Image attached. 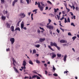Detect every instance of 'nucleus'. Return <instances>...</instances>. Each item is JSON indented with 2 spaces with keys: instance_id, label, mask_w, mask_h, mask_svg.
Here are the masks:
<instances>
[{
  "instance_id": "obj_29",
  "label": "nucleus",
  "mask_w": 79,
  "mask_h": 79,
  "mask_svg": "<svg viewBox=\"0 0 79 79\" xmlns=\"http://www.w3.org/2000/svg\"><path fill=\"white\" fill-rule=\"evenodd\" d=\"M76 37H77L76 36H74L72 37V39H73V41H74V40H75V39H76Z\"/></svg>"
},
{
  "instance_id": "obj_13",
  "label": "nucleus",
  "mask_w": 79,
  "mask_h": 79,
  "mask_svg": "<svg viewBox=\"0 0 79 79\" xmlns=\"http://www.w3.org/2000/svg\"><path fill=\"white\" fill-rule=\"evenodd\" d=\"M13 68H14V70L15 71V73H19V72L18 71V69H17L16 68H15V67H14Z\"/></svg>"
},
{
  "instance_id": "obj_51",
  "label": "nucleus",
  "mask_w": 79,
  "mask_h": 79,
  "mask_svg": "<svg viewBox=\"0 0 79 79\" xmlns=\"http://www.w3.org/2000/svg\"><path fill=\"white\" fill-rule=\"evenodd\" d=\"M23 64H26V62L25 60H24L23 62Z\"/></svg>"
},
{
  "instance_id": "obj_47",
  "label": "nucleus",
  "mask_w": 79,
  "mask_h": 79,
  "mask_svg": "<svg viewBox=\"0 0 79 79\" xmlns=\"http://www.w3.org/2000/svg\"><path fill=\"white\" fill-rule=\"evenodd\" d=\"M53 76H58V74H56V73H54L53 74Z\"/></svg>"
},
{
  "instance_id": "obj_6",
  "label": "nucleus",
  "mask_w": 79,
  "mask_h": 79,
  "mask_svg": "<svg viewBox=\"0 0 79 79\" xmlns=\"http://www.w3.org/2000/svg\"><path fill=\"white\" fill-rule=\"evenodd\" d=\"M6 25L7 26V28H10V27L11 26V24L8 23V22H6Z\"/></svg>"
},
{
  "instance_id": "obj_24",
  "label": "nucleus",
  "mask_w": 79,
  "mask_h": 79,
  "mask_svg": "<svg viewBox=\"0 0 79 79\" xmlns=\"http://www.w3.org/2000/svg\"><path fill=\"white\" fill-rule=\"evenodd\" d=\"M37 75H34L32 77V79H33L34 78H35V77H37Z\"/></svg>"
},
{
  "instance_id": "obj_36",
  "label": "nucleus",
  "mask_w": 79,
  "mask_h": 79,
  "mask_svg": "<svg viewBox=\"0 0 79 79\" xmlns=\"http://www.w3.org/2000/svg\"><path fill=\"white\" fill-rule=\"evenodd\" d=\"M36 63H38V64H39L40 62V61H39V60H36Z\"/></svg>"
},
{
  "instance_id": "obj_57",
  "label": "nucleus",
  "mask_w": 79,
  "mask_h": 79,
  "mask_svg": "<svg viewBox=\"0 0 79 79\" xmlns=\"http://www.w3.org/2000/svg\"><path fill=\"white\" fill-rule=\"evenodd\" d=\"M44 67H47V64H44Z\"/></svg>"
},
{
  "instance_id": "obj_9",
  "label": "nucleus",
  "mask_w": 79,
  "mask_h": 79,
  "mask_svg": "<svg viewBox=\"0 0 79 79\" xmlns=\"http://www.w3.org/2000/svg\"><path fill=\"white\" fill-rule=\"evenodd\" d=\"M45 40V38H40L39 39V42H44Z\"/></svg>"
},
{
  "instance_id": "obj_34",
  "label": "nucleus",
  "mask_w": 79,
  "mask_h": 79,
  "mask_svg": "<svg viewBox=\"0 0 79 79\" xmlns=\"http://www.w3.org/2000/svg\"><path fill=\"white\" fill-rule=\"evenodd\" d=\"M56 31L59 34L60 31V30H58V29L57 28L56 30Z\"/></svg>"
},
{
  "instance_id": "obj_26",
  "label": "nucleus",
  "mask_w": 79,
  "mask_h": 79,
  "mask_svg": "<svg viewBox=\"0 0 79 79\" xmlns=\"http://www.w3.org/2000/svg\"><path fill=\"white\" fill-rule=\"evenodd\" d=\"M34 53H36V50L35 49L33 50V54H34Z\"/></svg>"
},
{
  "instance_id": "obj_19",
  "label": "nucleus",
  "mask_w": 79,
  "mask_h": 79,
  "mask_svg": "<svg viewBox=\"0 0 79 79\" xmlns=\"http://www.w3.org/2000/svg\"><path fill=\"white\" fill-rule=\"evenodd\" d=\"M15 31H19L20 32V28L19 27H18L15 28Z\"/></svg>"
},
{
  "instance_id": "obj_35",
  "label": "nucleus",
  "mask_w": 79,
  "mask_h": 79,
  "mask_svg": "<svg viewBox=\"0 0 79 79\" xmlns=\"http://www.w3.org/2000/svg\"><path fill=\"white\" fill-rule=\"evenodd\" d=\"M33 14H31V20H33Z\"/></svg>"
},
{
  "instance_id": "obj_1",
  "label": "nucleus",
  "mask_w": 79,
  "mask_h": 79,
  "mask_svg": "<svg viewBox=\"0 0 79 79\" xmlns=\"http://www.w3.org/2000/svg\"><path fill=\"white\" fill-rule=\"evenodd\" d=\"M50 45L51 47L54 46V47H55L57 48L58 50H60V47L57 46V44H56V43L55 42L53 43V42H51L50 43Z\"/></svg>"
},
{
  "instance_id": "obj_5",
  "label": "nucleus",
  "mask_w": 79,
  "mask_h": 79,
  "mask_svg": "<svg viewBox=\"0 0 79 79\" xmlns=\"http://www.w3.org/2000/svg\"><path fill=\"white\" fill-rule=\"evenodd\" d=\"M38 7L39 8L41 11H43V10H44V7L42 6H40V4H39V6H38Z\"/></svg>"
},
{
  "instance_id": "obj_14",
  "label": "nucleus",
  "mask_w": 79,
  "mask_h": 79,
  "mask_svg": "<svg viewBox=\"0 0 79 79\" xmlns=\"http://www.w3.org/2000/svg\"><path fill=\"white\" fill-rule=\"evenodd\" d=\"M1 19H2L3 21H5V20L6 19V17L2 16L1 17Z\"/></svg>"
},
{
  "instance_id": "obj_49",
  "label": "nucleus",
  "mask_w": 79,
  "mask_h": 79,
  "mask_svg": "<svg viewBox=\"0 0 79 79\" xmlns=\"http://www.w3.org/2000/svg\"><path fill=\"white\" fill-rule=\"evenodd\" d=\"M75 9L76 10H77L78 11L79 10V7H76L75 8Z\"/></svg>"
},
{
  "instance_id": "obj_48",
  "label": "nucleus",
  "mask_w": 79,
  "mask_h": 79,
  "mask_svg": "<svg viewBox=\"0 0 79 79\" xmlns=\"http://www.w3.org/2000/svg\"><path fill=\"white\" fill-rule=\"evenodd\" d=\"M20 46V45H19V44H16V47H17V48L18 47H19Z\"/></svg>"
},
{
  "instance_id": "obj_18",
  "label": "nucleus",
  "mask_w": 79,
  "mask_h": 79,
  "mask_svg": "<svg viewBox=\"0 0 79 79\" xmlns=\"http://www.w3.org/2000/svg\"><path fill=\"white\" fill-rule=\"evenodd\" d=\"M54 12L55 13H56L57 12V11L59 10V9L57 8L56 9L55 8H54Z\"/></svg>"
},
{
  "instance_id": "obj_23",
  "label": "nucleus",
  "mask_w": 79,
  "mask_h": 79,
  "mask_svg": "<svg viewBox=\"0 0 79 79\" xmlns=\"http://www.w3.org/2000/svg\"><path fill=\"white\" fill-rule=\"evenodd\" d=\"M1 3L3 4L5 3V0H1Z\"/></svg>"
},
{
  "instance_id": "obj_53",
  "label": "nucleus",
  "mask_w": 79,
  "mask_h": 79,
  "mask_svg": "<svg viewBox=\"0 0 79 79\" xmlns=\"http://www.w3.org/2000/svg\"><path fill=\"white\" fill-rule=\"evenodd\" d=\"M64 18V17H62L61 19H60V21H62L63 19Z\"/></svg>"
},
{
  "instance_id": "obj_31",
  "label": "nucleus",
  "mask_w": 79,
  "mask_h": 79,
  "mask_svg": "<svg viewBox=\"0 0 79 79\" xmlns=\"http://www.w3.org/2000/svg\"><path fill=\"white\" fill-rule=\"evenodd\" d=\"M47 2L48 3H49V4H50V5H52V3L50 1H47Z\"/></svg>"
},
{
  "instance_id": "obj_46",
  "label": "nucleus",
  "mask_w": 79,
  "mask_h": 79,
  "mask_svg": "<svg viewBox=\"0 0 79 79\" xmlns=\"http://www.w3.org/2000/svg\"><path fill=\"white\" fill-rule=\"evenodd\" d=\"M68 35H70V36L72 35H71V32H69L68 33Z\"/></svg>"
},
{
  "instance_id": "obj_42",
  "label": "nucleus",
  "mask_w": 79,
  "mask_h": 79,
  "mask_svg": "<svg viewBox=\"0 0 79 79\" xmlns=\"http://www.w3.org/2000/svg\"><path fill=\"white\" fill-rule=\"evenodd\" d=\"M32 72L33 73H35V74H37V72H36V71H35L34 70L33 71H32Z\"/></svg>"
},
{
  "instance_id": "obj_60",
  "label": "nucleus",
  "mask_w": 79,
  "mask_h": 79,
  "mask_svg": "<svg viewBox=\"0 0 79 79\" xmlns=\"http://www.w3.org/2000/svg\"><path fill=\"white\" fill-rule=\"evenodd\" d=\"M41 4L42 6H44V3H41Z\"/></svg>"
},
{
  "instance_id": "obj_30",
  "label": "nucleus",
  "mask_w": 79,
  "mask_h": 79,
  "mask_svg": "<svg viewBox=\"0 0 79 79\" xmlns=\"http://www.w3.org/2000/svg\"><path fill=\"white\" fill-rule=\"evenodd\" d=\"M22 65L24 67V69H26V64H23Z\"/></svg>"
},
{
  "instance_id": "obj_28",
  "label": "nucleus",
  "mask_w": 79,
  "mask_h": 79,
  "mask_svg": "<svg viewBox=\"0 0 79 79\" xmlns=\"http://www.w3.org/2000/svg\"><path fill=\"white\" fill-rule=\"evenodd\" d=\"M52 69L54 71H55V70H56V68H55V67L54 65H53Z\"/></svg>"
},
{
  "instance_id": "obj_33",
  "label": "nucleus",
  "mask_w": 79,
  "mask_h": 79,
  "mask_svg": "<svg viewBox=\"0 0 79 79\" xmlns=\"http://www.w3.org/2000/svg\"><path fill=\"white\" fill-rule=\"evenodd\" d=\"M64 23H68V21H67V19L66 18H64Z\"/></svg>"
},
{
  "instance_id": "obj_63",
  "label": "nucleus",
  "mask_w": 79,
  "mask_h": 79,
  "mask_svg": "<svg viewBox=\"0 0 79 79\" xmlns=\"http://www.w3.org/2000/svg\"><path fill=\"white\" fill-rule=\"evenodd\" d=\"M10 50V48H7L6 49V52H8Z\"/></svg>"
},
{
  "instance_id": "obj_11",
  "label": "nucleus",
  "mask_w": 79,
  "mask_h": 79,
  "mask_svg": "<svg viewBox=\"0 0 79 79\" xmlns=\"http://www.w3.org/2000/svg\"><path fill=\"white\" fill-rule=\"evenodd\" d=\"M24 22H22V23H21V29H23V27H24Z\"/></svg>"
},
{
  "instance_id": "obj_3",
  "label": "nucleus",
  "mask_w": 79,
  "mask_h": 79,
  "mask_svg": "<svg viewBox=\"0 0 79 79\" xmlns=\"http://www.w3.org/2000/svg\"><path fill=\"white\" fill-rule=\"evenodd\" d=\"M46 27L47 28H48L50 30H53L54 27L52 25H49L48 26H46Z\"/></svg>"
},
{
  "instance_id": "obj_52",
  "label": "nucleus",
  "mask_w": 79,
  "mask_h": 79,
  "mask_svg": "<svg viewBox=\"0 0 79 79\" xmlns=\"http://www.w3.org/2000/svg\"><path fill=\"white\" fill-rule=\"evenodd\" d=\"M6 16H6L7 18H9V14H7Z\"/></svg>"
},
{
  "instance_id": "obj_59",
  "label": "nucleus",
  "mask_w": 79,
  "mask_h": 79,
  "mask_svg": "<svg viewBox=\"0 0 79 79\" xmlns=\"http://www.w3.org/2000/svg\"><path fill=\"white\" fill-rule=\"evenodd\" d=\"M37 74H38V75L39 76H40V77H42V75H41L37 73Z\"/></svg>"
},
{
  "instance_id": "obj_37",
  "label": "nucleus",
  "mask_w": 79,
  "mask_h": 79,
  "mask_svg": "<svg viewBox=\"0 0 79 79\" xmlns=\"http://www.w3.org/2000/svg\"><path fill=\"white\" fill-rule=\"evenodd\" d=\"M27 3V4H29V0H25Z\"/></svg>"
},
{
  "instance_id": "obj_41",
  "label": "nucleus",
  "mask_w": 79,
  "mask_h": 79,
  "mask_svg": "<svg viewBox=\"0 0 79 79\" xmlns=\"http://www.w3.org/2000/svg\"><path fill=\"white\" fill-rule=\"evenodd\" d=\"M40 29H42V31H45V30H44V28H42L40 27Z\"/></svg>"
},
{
  "instance_id": "obj_54",
  "label": "nucleus",
  "mask_w": 79,
  "mask_h": 79,
  "mask_svg": "<svg viewBox=\"0 0 79 79\" xmlns=\"http://www.w3.org/2000/svg\"><path fill=\"white\" fill-rule=\"evenodd\" d=\"M36 78L37 79H40V77H39V76H37L36 77Z\"/></svg>"
},
{
  "instance_id": "obj_15",
  "label": "nucleus",
  "mask_w": 79,
  "mask_h": 79,
  "mask_svg": "<svg viewBox=\"0 0 79 79\" xmlns=\"http://www.w3.org/2000/svg\"><path fill=\"white\" fill-rule=\"evenodd\" d=\"M3 14H4V15L6 14H7L8 13V11L7 10L5 11V10H4L3 12Z\"/></svg>"
},
{
  "instance_id": "obj_22",
  "label": "nucleus",
  "mask_w": 79,
  "mask_h": 79,
  "mask_svg": "<svg viewBox=\"0 0 79 79\" xmlns=\"http://www.w3.org/2000/svg\"><path fill=\"white\" fill-rule=\"evenodd\" d=\"M57 56L59 58H60L61 56V54L59 53L57 54Z\"/></svg>"
},
{
  "instance_id": "obj_43",
  "label": "nucleus",
  "mask_w": 79,
  "mask_h": 79,
  "mask_svg": "<svg viewBox=\"0 0 79 79\" xmlns=\"http://www.w3.org/2000/svg\"><path fill=\"white\" fill-rule=\"evenodd\" d=\"M12 61H13V63H16V61L14 58L12 59Z\"/></svg>"
},
{
  "instance_id": "obj_55",
  "label": "nucleus",
  "mask_w": 79,
  "mask_h": 79,
  "mask_svg": "<svg viewBox=\"0 0 79 79\" xmlns=\"http://www.w3.org/2000/svg\"><path fill=\"white\" fill-rule=\"evenodd\" d=\"M52 22V20H50V19H48V22L49 23H50Z\"/></svg>"
},
{
  "instance_id": "obj_4",
  "label": "nucleus",
  "mask_w": 79,
  "mask_h": 79,
  "mask_svg": "<svg viewBox=\"0 0 79 79\" xmlns=\"http://www.w3.org/2000/svg\"><path fill=\"white\" fill-rule=\"evenodd\" d=\"M15 38H12L10 39V41L11 42V45H13L15 42Z\"/></svg>"
},
{
  "instance_id": "obj_7",
  "label": "nucleus",
  "mask_w": 79,
  "mask_h": 79,
  "mask_svg": "<svg viewBox=\"0 0 79 79\" xmlns=\"http://www.w3.org/2000/svg\"><path fill=\"white\" fill-rule=\"evenodd\" d=\"M19 16H23L22 17V18H24L26 16V15L24 14V13H22L19 15Z\"/></svg>"
},
{
  "instance_id": "obj_38",
  "label": "nucleus",
  "mask_w": 79,
  "mask_h": 79,
  "mask_svg": "<svg viewBox=\"0 0 79 79\" xmlns=\"http://www.w3.org/2000/svg\"><path fill=\"white\" fill-rule=\"evenodd\" d=\"M49 33L50 34H51V35H52V30H49Z\"/></svg>"
},
{
  "instance_id": "obj_44",
  "label": "nucleus",
  "mask_w": 79,
  "mask_h": 79,
  "mask_svg": "<svg viewBox=\"0 0 79 79\" xmlns=\"http://www.w3.org/2000/svg\"><path fill=\"white\" fill-rule=\"evenodd\" d=\"M21 3H24L23 0H20Z\"/></svg>"
},
{
  "instance_id": "obj_8",
  "label": "nucleus",
  "mask_w": 79,
  "mask_h": 79,
  "mask_svg": "<svg viewBox=\"0 0 79 79\" xmlns=\"http://www.w3.org/2000/svg\"><path fill=\"white\" fill-rule=\"evenodd\" d=\"M60 42L61 44H63V43H67V41L64 40H60Z\"/></svg>"
},
{
  "instance_id": "obj_25",
  "label": "nucleus",
  "mask_w": 79,
  "mask_h": 79,
  "mask_svg": "<svg viewBox=\"0 0 79 79\" xmlns=\"http://www.w3.org/2000/svg\"><path fill=\"white\" fill-rule=\"evenodd\" d=\"M49 15V16H51V17H53L54 16H55V15H53V14H50Z\"/></svg>"
},
{
  "instance_id": "obj_10",
  "label": "nucleus",
  "mask_w": 79,
  "mask_h": 79,
  "mask_svg": "<svg viewBox=\"0 0 79 79\" xmlns=\"http://www.w3.org/2000/svg\"><path fill=\"white\" fill-rule=\"evenodd\" d=\"M18 0H14L12 2V6H15V5L16 2H18Z\"/></svg>"
},
{
  "instance_id": "obj_61",
  "label": "nucleus",
  "mask_w": 79,
  "mask_h": 79,
  "mask_svg": "<svg viewBox=\"0 0 79 79\" xmlns=\"http://www.w3.org/2000/svg\"><path fill=\"white\" fill-rule=\"evenodd\" d=\"M49 48L51 50L52 48L51 47V46L50 45H48V46Z\"/></svg>"
},
{
  "instance_id": "obj_56",
  "label": "nucleus",
  "mask_w": 79,
  "mask_h": 79,
  "mask_svg": "<svg viewBox=\"0 0 79 79\" xmlns=\"http://www.w3.org/2000/svg\"><path fill=\"white\" fill-rule=\"evenodd\" d=\"M37 32L38 33H39L40 34V30H39V29H38L37 30Z\"/></svg>"
},
{
  "instance_id": "obj_45",
  "label": "nucleus",
  "mask_w": 79,
  "mask_h": 79,
  "mask_svg": "<svg viewBox=\"0 0 79 79\" xmlns=\"http://www.w3.org/2000/svg\"><path fill=\"white\" fill-rule=\"evenodd\" d=\"M60 29L61 31H62V32H64V30L62 29L61 28H60Z\"/></svg>"
},
{
  "instance_id": "obj_40",
  "label": "nucleus",
  "mask_w": 79,
  "mask_h": 79,
  "mask_svg": "<svg viewBox=\"0 0 79 79\" xmlns=\"http://www.w3.org/2000/svg\"><path fill=\"white\" fill-rule=\"evenodd\" d=\"M38 10V9H35L34 10H33V12H37V11Z\"/></svg>"
},
{
  "instance_id": "obj_27",
  "label": "nucleus",
  "mask_w": 79,
  "mask_h": 79,
  "mask_svg": "<svg viewBox=\"0 0 79 79\" xmlns=\"http://www.w3.org/2000/svg\"><path fill=\"white\" fill-rule=\"evenodd\" d=\"M56 16L58 20H59V19H60V16L58 15H56Z\"/></svg>"
},
{
  "instance_id": "obj_12",
  "label": "nucleus",
  "mask_w": 79,
  "mask_h": 79,
  "mask_svg": "<svg viewBox=\"0 0 79 79\" xmlns=\"http://www.w3.org/2000/svg\"><path fill=\"white\" fill-rule=\"evenodd\" d=\"M67 58V55H65L64 57V62H66V58Z\"/></svg>"
},
{
  "instance_id": "obj_17",
  "label": "nucleus",
  "mask_w": 79,
  "mask_h": 79,
  "mask_svg": "<svg viewBox=\"0 0 79 79\" xmlns=\"http://www.w3.org/2000/svg\"><path fill=\"white\" fill-rule=\"evenodd\" d=\"M28 63L30 64H31V65H33V63L32 62V60H29Z\"/></svg>"
},
{
  "instance_id": "obj_50",
  "label": "nucleus",
  "mask_w": 79,
  "mask_h": 79,
  "mask_svg": "<svg viewBox=\"0 0 79 79\" xmlns=\"http://www.w3.org/2000/svg\"><path fill=\"white\" fill-rule=\"evenodd\" d=\"M68 73H69V72H68V71H65L64 72V74H67Z\"/></svg>"
},
{
  "instance_id": "obj_16",
  "label": "nucleus",
  "mask_w": 79,
  "mask_h": 79,
  "mask_svg": "<svg viewBox=\"0 0 79 79\" xmlns=\"http://www.w3.org/2000/svg\"><path fill=\"white\" fill-rule=\"evenodd\" d=\"M10 30L12 32L14 31V27L13 26H12L10 27Z\"/></svg>"
},
{
  "instance_id": "obj_2",
  "label": "nucleus",
  "mask_w": 79,
  "mask_h": 79,
  "mask_svg": "<svg viewBox=\"0 0 79 79\" xmlns=\"http://www.w3.org/2000/svg\"><path fill=\"white\" fill-rule=\"evenodd\" d=\"M50 56H52L51 58L52 59H54V58L56 57V54L54 52H52V53H50Z\"/></svg>"
},
{
  "instance_id": "obj_64",
  "label": "nucleus",
  "mask_w": 79,
  "mask_h": 79,
  "mask_svg": "<svg viewBox=\"0 0 79 79\" xmlns=\"http://www.w3.org/2000/svg\"><path fill=\"white\" fill-rule=\"evenodd\" d=\"M77 60L78 61H79V57L77 58Z\"/></svg>"
},
{
  "instance_id": "obj_39",
  "label": "nucleus",
  "mask_w": 79,
  "mask_h": 79,
  "mask_svg": "<svg viewBox=\"0 0 79 79\" xmlns=\"http://www.w3.org/2000/svg\"><path fill=\"white\" fill-rule=\"evenodd\" d=\"M71 26H73L74 27H75V25L74 24V23H72L71 24Z\"/></svg>"
},
{
  "instance_id": "obj_21",
  "label": "nucleus",
  "mask_w": 79,
  "mask_h": 79,
  "mask_svg": "<svg viewBox=\"0 0 79 79\" xmlns=\"http://www.w3.org/2000/svg\"><path fill=\"white\" fill-rule=\"evenodd\" d=\"M35 47L37 48H39L40 47V44H36L35 45Z\"/></svg>"
},
{
  "instance_id": "obj_58",
  "label": "nucleus",
  "mask_w": 79,
  "mask_h": 79,
  "mask_svg": "<svg viewBox=\"0 0 79 79\" xmlns=\"http://www.w3.org/2000/svg\"><path fill=\"white\" fill-rule=\"evenodd\" d=\"M72 7L73 10H74V9H75V7H74V5H72Z\"/></svg>"
},
{
  "instance_id": "obj_20",
  "label": "nucleus",
  "mask_w": 79,
  "mask_h": 79,
  "mask_svg": "<svg viewBox=\"0 0 79 79\" xmlns=\"http://www.w3.org/2000/svg\"><path fill=\"white\" fill-rule=\"evenodd\" d=\"M35 5H38V6H39V5H40V4L39 2H38V3H37V2H35Z\"/></svg>"
},
{
  "instance_id": "obj_62",
  "label": "nucleus",
  "mask_w": 79,
  "mask_h": 79,
  "mask_svg": "<svg viewBox=\"0 0 79 79\" xmlns=\"http://www.w3.org/2000/svg\"><path fill=\"white\" fill-rule=\"evenodd\" d=\"M45 74L47 75V73H48V72H47V71L45 70Z\"/></svg>"
},
{
  "instance_id": "obj_32",
  "label": "nucleus",
  "mask_w": 79,
  "mask_h": 79,
  "mask_svg": "<svg viewBox=\"0 0 79 79\" xmlns=\"http://www.w3.org/2000/svg\"><path fill=\"white\" fill-rule=\"evenodd\" d=\"M67 22H68V23H70V19H69V17H68L67 18Z\"/></svg>"
}]
</instances>
